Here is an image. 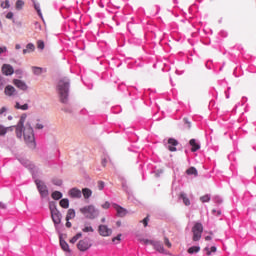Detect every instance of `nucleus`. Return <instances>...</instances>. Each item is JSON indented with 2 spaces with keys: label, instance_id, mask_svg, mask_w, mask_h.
Wrapping results in <instances>:
<instances>
[{
  "label": "nucleus",
  "instance_id": "obj_25",
  "mask_svg": "<svg viewBox=\"0 0 256 256\" xmlns=\"http://www.w3.org/2000/svg\"><path fill=\"white\" fill-rule=\"evenodd\" d=\"M187 175H195L197 177L198 172L196 167H190L186 170Z\"/></svg>",
  "mask_w": 256,
  "mask_h": 256
},
{
  "label": "nucleus",
  "instance_id": "obj_10",
  "mask_svg": "<svg viewBox=\"0 0 256 256\" xmlns=\"http://www.w3.org/2000/svg\"><path fill=\"white\" fill-rule=\"evenodd\" d=\"M179 145V142L175 138H169L168 139V149L171 152L177 151V146Z\"/></svg>",
  "mask_w": 256,
  "mask_h": 256
},
{
  "label": "nucleus",
  "instance_id": "obj_8",
  "mask_svg": "<svg viewBox=\"0 0 256 256\" xmlns=\"http://www.w3.org/2000/svg\"><path fill=\"white\" fill-rule=\"evenodd\" d=\"M98 233L101 237H111L113 234V230L109 228L107 225H100L98 227Z\"/></svg>",
  "mask_w": 256,
  "mask_h": 256
},
{
  "label": "nucleus",
  "instance_id": "obj_2",
  "mask_svg": "<svg viewBox=\"0 0 256 256\" xmlns=\"http://www.w3.org/2000/svg\"><path fill=\"white\" fill-rule=\"evenodd\" d=\"M69 78H62L58 82V93L60 95L61 103H67L69 97Z\"/></svg>",
  "mask_w": 256,
  "mask_h": 256
},
{
  "label": "nucleus",
  "instance_id": "obj_1",
  "mask_svg": "<svg viewBox=\"0 0 256 256\" xmlns=\"http://www.w3.org/2000/svg\"><path fill=\"white\" fill-rule=\"evenodd\" d=\"M27 119V114H22L18 124L16 125V137L21 139L24 137L25 143L27 145H35V134H33V127H31L30 123L25 125V121Z\"/></svg>",
  "mask_w": 256,
  "mask_h": 256
},
{
  "label": "nucleus",
  "instance_id": "obj_22",
  "mask_svg": "<svg viewBox=\"0 0 256 256\" xmlns=\"http://www.w3.org/2000/svg\"><path fill=\"white\" fill-rule=\"evenodd\" d=\"M200 251H201V247L192 246L187 250V253H189V255H193L194 253H199Z\"/></svg>",
  "mask_w": 256,
  "mask_h": 256
},
{
  "label": "nucleus",
  "instance_id": "obj_42",
  "mask_svg": "<svg viewBox=\"0 0 256 256\" xmlns=\"http://www.w3.org/2000/svg\"><path fill=\"white\" fill-rule=\"evenodd\" d=\"M102 209H109V207H111V204L109 203V201H106L104 204L101 205Z\"/></svg>",
  "mask_w": 256,
  "mask_h": 256
},
{
  "label": "nucleus",
  "instance_id": "obj_52",
  "mask_svg": "<svg viewBox=\"0 0 256 256\" xmlns=\"http://www.w3.org/2000/svg\"><path fill=\"white\" fill-rule=\"evenodd\" d=\"M3 90V80L0 77V91Z\"/></svg>",
  "mask_w": 256,
  "mask_h": 256
},
{
  "label": "nucleus",
  "instance_id": "obj_32",
  "mask_svg": "<svg viewBox=\"0 0 256 256\" xmlns=\"http://www.w3.org/2000/svg\"><path fill=\"white\" fill-rule=\"evenodd\" d=\"M34 75H41L43 73V68L41 67H32Z\"/></svg>",
  "mask_w": 256,
  "mask_h": 256
},
{
  "label": "nucleus",
  "instance_id": "obj_11",
  "mask_svg": "<svg viewBox=\"0 0 256 256\" xmlns=\"http://www.w3.org/2000/svg\"><path fill=\"white\" fill-rule=\"evenodd\" d=\"M112 207L115 209L119 217H125V215H127V209L121 207L120 205L112 204Z\"/></svg>",
  "mask_w": 256,
  "mask_h": 256
},
{
  "label": "nucleus",
  "instance_id": "obj_57",
  "mask_svg": "<svg viewBox=\"0 0 256 256\" xmlns=\"http://www.w3.org/2000/svg\"><path fill=\"white\" fill-rule=\"evenodd\" d=\"M217 215H221V210H218V211H217Z\"/></svg>",
  "mask_w": 256,
  "mask_h": 256
},
{
  "label": "nucleus",
  "instance_id": "obj_26",
  "mask_svg": "<svg viewBox=\"0 0 256 256\" xmlns=\"http://www.w3.org/2000/svg\"><path fill=\"white\" fill-rule=\"evenodd\" d=\"M63 197V194L60 191H54L52 193V199H54L55 201H59V199H61Z\"/></svg>",
  "mask_w": 256,
  "mask_h": 256
},
{
  "label": "nucleus",
  "instance_id": "obj_15",
  "mask_svg": "<svg viewBox=\"0 0 256 256\" xmlns=\"http://www.w3.org/2000/svg\"><path fill=\"white\" fill-rule=\"evenodd\" d=\"M189 145L191 147L192 153H195L196 151H199V149H201V144H199L196 139H191L189 141Z\"/></svg>",
  "mask_w": 256,
  "mask_h": 256
},
{
  "label": "nucleus",
  "instance_id": "obj_40",
  "mask_svg": "<svg viewBox=\"0 0 256 256\" xmlns=\"http://www.w3.org/2000/svg\"><path fill=\"white\" fill-rule=\"evenodd\" d=\"M98 189H99L100 191H103V189H105V182L99 181V182H98Z\"/></svg>",
  "mask_w": 256,
  "mask_h": 256
},
{
  "label": "nucleus",
  "instance_id": "obj_6",
  "mask_svg": "<svg viewBox=\"0 0 256 256\" xmlns=\"http://www.w3.org/2000/svg\"><path fill=\"white\" fill-rule=\"evenodd\" d=\"M93 247V243L91 242L90 238H84L82 240H79L77 243V249H79L82 253H85V251H89Z\"/></svg>",
  "mask_w": 256,
  "mask_h": 256
},
{
  "label": "nucleus",
  "instance_id": "obj_29",
  "mask_svg": "<svg viewBox=\"0 0 256 256\" xmlns=\"http://www.w3.org/2000/svg\"><path fill=\"white\" fill-rule=\"evenodd\" d=\"M16 109H21L22 111H27V109H29V104H19V102L16 103L15 105Z\"/></svg>",
  "mask_w": 256,
  "mask_h": 256
},
{
  "label": "nucleus",
  "instance_id": "obj_18",
  "mask_svg": "<svg viewBox=\"0 0 256 256\" xmlns=\"http://www.w3.org/2000/svg\"><path fill=\"white\" fill-rule=\"evenodd\" d=\"M180 199H182L184 205H186V207H189V205H191V200H189V198L187 197V194H185L184 192H181L179 195Z\"/></svg>",
  "mask_w": 256,
  "mask_h": 256
},
{
  "label": "nucleus",
  "instance_id": "obj_58",
  "mask_svg": "<svg viewBox=\"0 0 256 256\" xmlns=\"http://www.w3.org/2000/svg\"><path fill=\"white\" fill-rule=\"evenodd\" d=\"M101 222H102V223H105V218H102V219H101Z\"/></svg>",
  "mask_w": 256,
  "mask_h": 256
},
{
  "label": "nucleus",
  "instance_id": "obj_43",
  "mask_svg": "<svg viewBox=\"0 0 256 256\" xmlns=\"http://www.w3.org/2000/svg\"><path fill=\"white\" fill-rule=\"evenodd\" d=\"M53 184L57 185L59 187V186L63 185V181H61V180H53Z\"/></svg>",
  "mask_w": 256,
  "mask_h": 256
},
{
  "label": "nucleus",
  "instance_id": "obj_34",
  "mask_svg": "<svg viewBox=\"0 0 256 256\" xmlns=\"http://www.w3.org/2000/svg\"><path fill=\"white\" fill-rule=\"evenodd\" d=\"M1 7L2 9H9L11 7L9 0H5L4 2H2Z\"/></svg>",
  "mask_w": 256,
  "mask_h": 256
},
{
  "label": "nucleus",
  "instance_id": "obj_16",
  "mask_svg": "<svg viewBox=\"0 0 256 256\" xmlns=\"http://www.w3.org/2000/svg\"><path fill=\"white\" fill-rule=\"evenodd\" d=\"M4 93L8 97H11V96L15 95V87H13L11 85L6 86L5 89H4Z\"/></svg>",
  "mask_w": 256,
  "mask_h": 256
},
{
  "label": "nucleus",
  "instance_id": "obj_13",
  "mask_svg": "<svg viewBox=\"0 0 256 256\" xmlns=\"http://www.w3.org/2000/svg\"><path fill=\"white\" fill-rule=\"evenodd\" d=\"M2 73L3 75H6V76L13 75L14 73L13 66L9 64H4L2 66Z\"/></svg>",
  "mask_w": 256,
  "mask_h": 256
},
{
  "label": "nucleus",
  "instance_id": "obj_14",
  "mask_svg": "<svg viewBox=\"0 0 256 256\" xmlns=\"http://www.w3.org/2000/svg\"><path fill=\"white\" fill-rule=\"evenodd\" d=\"M69 195L70 197H72L73 199H81L82 197V191L77 189V188H72L69 191Z\"/></svg>",
  "mask_w": 256,
  "mask_h": 256
},
{
  "label": "nucleus",
  "instance_id": "obj_7",
  "mask_svg": "<svg viewBox=\"0 0 256 256\" xmlns=\"http://www.w3.org/2000/svg\"><path fill=\"white\" fill-rule=\"evenodd\" d=\"M35 183L41 197H47V195H49V190L47 189V185H45V183H43V181L41 180H36Z\"/></svg>",
  "mask_w": 256,
  "mask_h": 256
},
{
  "label": "nucleus",
  "instance_id": "obj_12",
  "mask_svg": "<svg viewBox=\"0 0 256 256\" xmlns=\"http://www.w3.org/2000/svg\"><path fill=\"white\" fill-rule=\"evenodd\" d=\"M13 84L18 89H21V91H27V89H28L27 84L24 81H22V80L14 79L13 80Z\"/></svg>",
  "mask_w": 256,
  "mask_h": 256
},
{
  "label": "nucleus",
  "instance_id": "obj_60",
  "mask_svg": "<svg viewBox=\"0 0 256 256\" xmlns=\"http://www.w3.org/2000/svg\"><path fill=\"white\" fill-rule=\"evenodd\" d=\"M210 235H213V232H209Z\"/></svg>",
  "mask_w": 256,
  "mask_h": 256
},
{
  "label": "nucleus",
  "instance_id": "obj_9",
  "mask_svg": "<svg viewBox=\"0 0 256 256\" xmlns=\"http://www.w3.org/2000/svg\"><path fill=\"white\" fill-rule=\"evenodd\" d=\"M152 247L158 253H162V255H171V252L166 250L165 247L163 246V244H161V242H159V241H156V242L154 241V243L152 244Z\"/></svg>",
  "mask_w": 256,
  "mask_h": 256
},
{
  "label": "nucleus",
  "instance_id": "obj_17",
  "mask_svg": "<svg viewBox=\"0 0 256 256\" xmlns=\"http://www.w3.org/2000/svg\"><path fill=\"white\" fill-rule=\"evenodd\" d=\"M60 247L66 253H71V249L69 248V244L65 240H63V238H60Z\"/></svg>",
  "mask_w": 256,
  "mask_h": 256
},
{
  "label": "nucleus",
  "instance_id": "obj_30",
  "mask_svg": "<svg viewBox=\"0 0 256 256\" xmlns=\"http://www.w3.org/2000/svg\"><path fill=\"white\" fill-rule=\"evenodd\" d=\"M8 131H13V127H3L0 126V135H5Z\"/></svg>",
  "mask_w": 256,
  "mask_h": 256
},
{
  "label": "nucleus",
  "instance_id": "obj_47",
  "mask_svg": "<svg viewBox=\"0 0 256 256\" xmlns=\"http://www.w3.org/2000/svg\"><path fill=\"white\" fill-rule=\"evenodd\" d=\"M216 203H223V200L219 196H216L215 198Z\"/></svg>",
  "mask_w": 256,
  "mask_h": 256
},
{
  "label": "nucleus",
  "instance_id": "obj_3",
  "mask_svg": "<svg viewBox=\"0 0 256 256\" xmlns=\"http://www.w3.org/2000/svg\"><path fill=\"white\" fill-rule=\"evenodd\" d=\"M80 213H82L86 219H96V217H99V210L95 209L93 205L80 208Z\"/></svg>",
  "mask_w": 256,
  "mask_h": 256
},
{
  "label": "nucleus",
  "instance_id": "obj_55",
  "mask_svg": "<svg viewBox=\"0 0 256 256\" xmlns=\"http://www.w3.org/2000/svg\"><path fill=\"white\" fill-rule=\"evenodd\" d=\"M15 49H21V45L20 44H16Z\"/></svg>",
  "mask_w": 256,
  "mask_h": 256
},
{
  "label": "nucleus",
  "instance_id": "obj_28",
  "mask_svg": "<svg viewBox=\"0 0 256 256\" xmlns=\"http://www.w3.org/2000/svg\"><path fill=\"white\" fill-rule=\"evenodd\" d=\"M138 241H140V243H143V245H152L153 246V243H155V241L145 239V238H138Z\"/></svg>",
  "mask_w": 256,
  "mask_h": 256
},
{
  "label": "nucleus",
  "instance_id": "obj_27",
  "mask_svg": "<svg viewBox=\"0 0 256 256\" xmlns=\"http://www.w3.org/2000/svg\"><path fill=\"white\" fill-rule=\"evenodd\" d=\"M81 237H83V234L81 232L77 233L74 237H72L70 239V243H72V244L77 243V241H79V239H81Z\"/></svg>",
  "mask_w": 256,
  "mask_h": 256
},
{
  "label": "nucleus",
  "instance_id": "obj_20",
  "mask_svg": "<svg viewBox=\"0 0 256 256\" xmlns=\"http://www.w3.org/2000/svg\"><path fill=\"white\" fill-rule=\"evenodd\" d=\"M82 195H83L84 199H89V197H91V195H93V191L89 188H84V189H82Z\"/></svg>",
  "mask_w": 256,
  "mask_h": 256
},
{
  "label": "nucleus",
  "instance_id": "obj_37",
  "mask_svg": "<svg viewBox=\"0 0 256 256\" xmlns=\"http://www.w3.org/2000/svg\"><path fill=\"white\" fill-rule=\"evenodd\" d=\"M37 47L38 49H41V50L45 49V42H43L42 40H39L37 42Z\"/></svg>",
  "mask_w": 256,
  "mask_h": 256
},
{
  "label": "nucleus",
  "instance_id": "obj_46",
  "mask_svg": "<svg viewBox=\"0 0 256 256\" xmlns=\"http://www.w3.org/2000/svg\"><path fill=\"white\" fill-rule=\"evenodd\" d=\"M6 19H13V12H8L6 15Z\"/></svg>",
  "mask_w": 256,
  "mask_h": 256
},
{
  "label": "nucleus",
  "instance_id": "obj_49",
  "mask_svg": "<svg viewBox=\"0 0 256 256\" xmlns=\"http://www.w3.org/2000/svg\"><path fill=\"white\" fill-rule=\"evenodd\" d=\"M7 111V108L6 107H2L0 109V115H3V113H5Z\"/></svg>",
  "mask_w": 256,
  "mask_h": 256
},
{
  "label": "nucleus",
  "instance_id": "obj_35",
  "mask_svg": "<svg viewBox=\"0 0 256 256\" xmlns=\"http://www.w3.org/2000/svg\"><path fill=\"white\" fill-rule=\"evenodd\" d=\"M82 231H83V233H93V231H95V230L91 226H86L82 229Z\"/></svg>",
  "mask_w": 256,
  "mask_h": 256
},
{
  "label": "nucleus",
  "instance_id": "obj_19",
  "mask_svg": "<svg viewBox=\"0 0 256 256\" xmlns=\"http://www.w3.org/2000/svg\"><path fill=\"white\" fill-rule=\"evenodd\" d=\"M35 51V45L33 43H28L26 49L23 50V55H27V53H33Z\"/></svg>",
  "mask_w": 256,
  "mask_h": 256
},
{
  "label": "nucleus",
  "instance_id": "obj_31",
  "mask_svg": "<svg viewBox=\"0 0 256 256\" xmlns=\"http://www.w3.org/2000/svg\"><path fill=\"white\" fill-rule=\"evenodd\" d=\"M24 6H25V2L23 0H18L16 2V9L18 11H21V9H23Z\"/></svg>",
  "mask_w": 256,
  "mask_h": 256
},
{
  "label": "nucleus",
  "instance_id": "obj_21",
  "mask_svg": "<svg viewBox=\"0 0 256 256\" xmlns=\"http://www.w3.org/2000/svg\"><path fill=\"white\" fill-rule=\"evenodd\" d=\"M71 219H75V210L74 209H68V211H67L66 221H71Z\"/></svg>",
  "mask_w": 256,
  "mask_h": 256
},
{
  "label": "nucleus",
  "instance_id": "obj_24",
  "mask_svg": "<svg viewBox=\"0 0 256 256\" xmlns=\"http://www.w3.org/2000/svg\"><path fill=\"white\" fill-rule=\"evenodd\" d=\"M60 207H62L63 209H69V199L64 198L60 200Z\"/></svg>",
  "mask_w": 256,
  "mask_h": 256
},
{
  "label": "nucleus",
  "instance_id": "obj_53",
  "mask_svg": "<svg viewBox=\"0 0 256 256\" xmlns=\"http://www.w3.org/2000/svg\"><path fill=\"white\" fill-rule=\"evenodd\" d=\"M36 129H43V124H36Z\"/></svg>",
  "mask_w": 256,
  "mask_h": 256
},
{
  "label": "nucleus",
  "instance_id": "obj_39",
  "mask_svg": "<svg viewBox=\"0 0 256 256\" xmlns=\"http://www.w3.org/2000/svg\"><path fill=\"white\" fill-rule=\"evenodd\" d=\"M140 223H143L144 227H147L149 225V216H146Z\"/></svg>",
  "mask_w": 256,
  "mask_h": 256
},
{
  "label": "nucleus",
  "instance_id": "obj_61",
  "mask_svg": "<svg viewBox=\"0 0 256 256\" xmlns=\"http://www.w3.org/2000/svg\"><path fill=\"white\" fill-rule=\"evenodd\" d=\"M1 25H2V24H1V20H0V27H1Z\"/></svg>",
  "mask_w": 256,
  "mask_h": 256
},
{
  "label": "nucleus",
  "instance_id": "obj_51",
  "mask_svg": "<svg viewBox=\"0 0 256 256\" xmlns=\"http://www.w3.org/2000/svg\"><path fill=\"white\" fill-rule=\"evenodd\" d=\"M66 227H67L68 229H71V227H72V224H71V222H69V220L66 221Z\"/></svg>",
  "mask_w": 256,
  "mask_h": 256
},
{
  "label": "nucleus",
  "instance_id": "obj_33",
  "mask_svg": "<svg viewBox=\"0 0 256 256\" xmlns=\"http://www.w3.org/2000/svg\"><path fill=\"white\" fill-rule=\"evenodd\" d=\"M200 201H201L202 203H209V201H211V196H209V195H204V196L200 197Z\"/></svg>",
  "mask_w": 256,
  "mask_h": 256
},
{
  "label": "nucleus",
  "instance_id": "obj_50",
  "mask_svg": "<svg viewBox=\"0 0 256 256\" xmlns=\"http://www.w3.org/2000/svg\"><path fill=\"white\" fill-rule=\"evenodd\" d=\"M0 209H7V206L5 205V203L0 202Z\"/></svg>",
  "mask_w": 256,
  "mask_h": 256
},
{
  "label": "nucleus",
  "instance_id": "obj_5",
  "mask_svg": "<svg viewBox=\"0 0 256 256\" xmlns=\"http://www.w3.org/2000/svg\"><path fill=\"white\" fill-rule=\"evenodd\" d=\"M192 233H193L192 241H195V242L201 241V237L203 235V224L196 223L192 228Z\"/></svg>",
  "mask_w": 256,
  "mask_h": 256
},
{
  "label": "nucleus",
  "instance_id": "obj_41",
  "mask_svg": "<svg viewBox=\"0 0 256 256\" xmlns=\"http://www.w3.org/2000/svg\"><path fill=\"white\" fill-rule=\"evenodd\" d=\"M34 9L37 11L38 15L41 17V8L39 7V4H34Z\"/></svg>",
  "mask_w": 256,
  "mask_h": 256
},
{
  "label": "nucleus",
  "instance_id": "obj_54",
  "mask_svg": "<svg viewBox=\"0 0 256 256\" xmlns=\"http://www.w3.org/2000/svg\"><path fill=\"white\" fill-rule=\"evenodd\" d=\"M211 239H213L211 236H206L205 237V241H211Z\"/></svg>",
  "mask_w": 256,
  "mask_h": 256
},
{
  "label": "nucleus",
  "instance_id": "obj_4",
  "mask_svg": "<svg viewBox=\"0 0 256 256\" xmlns=\"http://www.w3.org/2000/svg\"><path fill=\"white\" fill-rule=\"evenodd\" d=\"M50 213L51 219L55 227H57V225H61V219L63 216L61 215V212L57 209V206L55 204H50Z\"/></svg>",
  "mask_w": 256,
  "mask_h": 256
},
{
  "label": "nucleus",
  "instance_id": "obj_45",
  "mask_svg": "<svg viewBox=\"0 0 256 256\" xmlns=\"http://www.w3.org/2000/svg\"><path fill=\"white\" fill-rule=\"evenodd\" d=\"M2 53H7V48L4 47H0V55H2Z\"/></svg>",
  "mask_w": 256,
  "mask_h": 256
},
{
  "label": "nucleus",
  "instance_id": "obj_56",
  "mask_svg": "<svg viewBox=\"0 0 256 256\" xmlns=\"http://www.w3.org/2000/svg\"><path fill=\"white\" fill-rule=\"evenodd\" d=\"M116 225H117L118 227H121V222L118 221V222L116 223Z\"/></svg>",
  "mask_w": 256,
  "mask_h": 256
},
{
  "label": "nucleus",
  "instance_id": "obj_59",
  "mask_svg": "<svg viewBox=\"0 0 256 256\" xmlns=\"http://www.w3.org/2000/svg\"><path fill=\"white\" fill-rule=\"evenodd\" d=\"M212 212H213V213H217V211H215V210H213Z\"/></svg>",
  "mask_w": 256,
  "mask_h": 256
},
{
  "label": "nucleus",
  "instance_id": "obj_44",
  "mask_svg": "<svg viewBox=\"0 0 256 256\" xmlns=\"http://www.w3.org/2000/svg\"><path fill=\"white\" fill-rule=\"evenodd\" d=\"M101 165L107 167V158H102Z\"/></svg>",
  "mask_w": 256,
  "mask_h": 256
},
{
  "label": "nucleus",
  "instance_id": "obj_23",
  "mask_svg": "<svg viewBox=\"0 0 256 256\" xmlns=\"http://www.w3.org/2000/svg\"><path fill=\"white\" fill-rule=\"evenodd\" d=\"M204 251L206 252V255L211 256L212 253H217V247L212 246L211 248L205 247Z\"/></svg>",
  "mask_w": 256,
  "mask_h": 256
},
{
  "label": "nucleus",
  "instance_id": "obj_36",
  "mask_svg": "<svg viewBox=\"0 0 256 256\" xmlns=\"http://www.w3.org/2000/svg\"><path fill=\"white\" fill-rule=\"evenodd\" d=\"M164 245H166L168 249H171V247H173V244L171 243V241H169V238L167 237L164 238Z\"/></svg>",
  "mask_w": 256,
  "mask_h": 256
},
{
  "label": "nucleus",
  "instance_id": "obj_48",
  "mask_svg": "<svg viewBox=\"0 0 256 256\" xmlns=\"http://www.w3.org/2000/svg\"><path fill=\"white\" fill-rule=\"evenodd\" d=\"M184 121L187 124L188 129H191V122H189L187 118H185Z\"/></svg>",
  "mask_w": 256,
  "mask_h": 256
},
{
  "label": "nucleus",
  "instance_id": "obj_38",
  "mask_svg": "<svg viewBox=\"0 0 256 256\" xmlns=\"http://www.w3.org/2000/svg\"><path fill=\"white\" fill-rule=\"evenodd\" d=\"M113 243H120L121 242V234H118L116 237L112 238Z\"/></svg>",
  "mask_w": 256,
  "mask_h": 256
}]
</instances>
